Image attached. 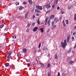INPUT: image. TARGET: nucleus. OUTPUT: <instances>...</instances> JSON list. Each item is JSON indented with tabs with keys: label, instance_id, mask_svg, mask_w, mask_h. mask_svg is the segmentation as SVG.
Returning a JSON list of instances; mask_svg holds the SVG:
<instances>
[{
	"label": "nucleus",
	"instance_id": "nucleus-1",
	"mask_svg": "<svg viewBox=\"0 0 76 76\" xmlns=\"http://www.w3.org/2000/svg\"><path fill=\"white\" fill-rule=\"evenodd\" d=\"M61 45L62 47L65 48V47H66L67 45L62 42H61Z\"/></svg>",
	"mask_w": 76,
	"mask_h": 76
},
{
	"label": "nucleus",
	"instance_id": "nucleus-2",
	"mask_svg": "<svg viewBox=\"0 0 76 76\" xmlns=\"http://www.w3.org/2000/svg\"><path fill=\"white\" fill-rule=\"evenodd\" d=\"M48 18H46L45 21L44 22V24L45 25H47V20H48Z\"/></svg>",
	"mask_w": 76,
	"mask_h": 76
},
{
	"label": "nucleus",
	"instance_id": "nucleus-3",
	"mask_svg": "<svg viewBox=\"0 0 76 76\" xmlns=\"http://www.w3.org/2000/svg\"><path fill=\"white\" fill-rule=\"evenodd\" d=\"M38 29V28L37 27H35L33 29L34 32H35V31H37V30Z\"/></svg>",
	"mask_w": 76,
	"mask_h": 76
},
{
	"label": "nucleus",
	"instance_id": "nucleus-4",
	"mask_svg": "<svg viewBox=\"0 0 76 76\" xmlns=\"http://www.w3.org/2000/svg\"><path fill=\"white\" fill-rule=\"evenodd\" d=\"M28 13L26 12L25 15V19H27V18H28Z\"/></svg>",
	"mask_w": 76,
	"mask_h": 76
},
{
	"label": "nucleus",
	"instance_id": "nucleus-5",
	"mask_svg": "<svg viewBox=\"0 0 76 76\" xmlns=\"http://www.w3.org/2000/svg\"><path fill=\"white\" fill-rule=\"evenodd\" d=\"M37 7L39 9V10H42V7L40 6H38L37 7Z\"/></svg>",
	"mask_w": 76,
	"mask_h": 76
},
{
	"label": "nucleus",
	"instance_id": "nucleus-6",
	"mask_svg": "<svg viewBox=\"0 0 76 76\" xmlns=\"http://www.w3.org/2000/svg\"><path fill=\"white\" fill-rule=\"evenodd\" d=\"M58 19L55 18L54 19V22H55L56 23H57V22H58Z\"/></svg>",
	"mask_w": 76,
	"mask_h": 76
},
{
	"label": "nucleus",
	"instance_id": "nucleus-7",
	"mask_svg": "<svg viewBox=\"0 0 76 76\" xmlns=\"http://www.w3.org/2000/svg\"><path fill=\"white\" fill-rule=\"evenodd\" d=\"M69 40H70V36H68L67 37V42H69Z\"/></svg>",
	"mask_w": 76,
	"mask_h": 76
},
{
	"label": "nucleus",
	"instance_id": "nucleus-8",
	"mask_svg": "<svg viewBox=\"0 0 76 76\" xmlns=\"http://www.w3.org/2000/svg\"><path fill=\"white\" fill-rule=\"evenodd\" d=\"M45 6L48 9H49L50 7H51V6L49 4H48L47 5H46Z\"/></svg>",
	"mask_w": 76,
	"mask_h": 76
},
{
	"label": "nucleus",
	"instance_id": "nucleus-9",
	"mask_svg": "<svg viewBox=\"0 0 76 76\" xmlns=\"http://www.w3.org/2000/svg\"><path fill=\"white\" fill-rule=\"evenodd\" d=\"M58 0H56L55 1L54 3V4H55V5H56V4H57V3H58Z\"/></svg>",
	"mask_w": 76,
	"mask_h": 76
},
{
	"label": "nucleus",
	"instance_id": "nucleus-10",
	"mask_svg": "<svg viewBox=\"0 0 76 76\" xmlns=\"http://www.w3.org/2000/svg\"><path fill=\"white\" fill-rule=\"evenodd\" d=\"M23 52L24 53H26L27 50L26 49H23Z\"/></svg>",
	"mask_w": 76,
	"mask_h": 76
},
{
	"label": "nucleus",
	"instance_id": "nucleus-11",
	"mask_svg": "<svg viewBox=\"0 0 76 76\" xmlns=\"http://www.w3.org/2000/svg\"><path fill=\"white\" fill-rule=\"evenodd\" d=\"M29 3L30 5H31L32 4V1L31 0H28Z\"/></svg>",
	"mask_w": 76,
	"mask_h": 76
},
{
	"label": "nucleus",
	"instance_id": "nucleus-12",
	"mask_svg": "<svg viewBox=\"0 0 76 76\" xmlns=\"http://www.w3.org/2000/svg\"><path fill=\"white\" fill-rule=\"evenodd\" d=\"M35 11L36 12H38V13H41V11L38 9L35 10Z\"/></svg>",
	"mask_w": 76,
	"mask_h": 76
},
{
	"label": "nucleus",
	"instance_id": "nucleus-13",
	"mask_svg": "<svg viewBox=\"0 0 76 76\" xmlns=\"http://www.w3.org/2000/svg\"><path fill=\"white\" fill-rule=\"evenodd\" d=\"M56 28V25H53L52 28V30H53V29H54L55 28Z\"/></svg>",
	"mask_w": 76,
	"mask_h": 76
},
{
	"label": "nucleus",
	"instance_id": "nucleus-14",
	"mask_svg": "<svg viewBox=\"0 0 76 76\" xmlns=\"http://www.w3.org/2000/svg\"><path fill=\"white\" fill-rule=\"evenodd\" d=\"M63 25L64 27H65L66 26V24H65V23H64V20H63L62 22Z\"/></svg>",
	"mask_w": 76,
	"mask_h": 76
},
{
	"label": "nucleus",
	"instance_id": "nucleus-15",
	"mask_svg": "<svg viewBox=\"0 0 76 76\" xmlns=\"http://www.w3.org/2000/svg\"><path fill=\"white\" fill-rule=\"evenodd\" d=\"M48 26H50V21H48Z\"/></svg>",
	"mask_w": 76,
	"mask_h": 76
},
{
	"label": "nucleus",
	"instance_id": "nucleus-16",
	"mask_svg": "<svg viewBox=\"0 0 76 76\" xmlns=\"http://www.w3.org/2000/svg\"><path fill=\"white\" fill-rule=\"evenodd\" d=\"M39 30L41 31V32H44V29L43 28H41L39 29Z\"/></svg>",
	"mask_w": 76,
	"mask_h": 76
},
{
	"label": "nucleus",
	"instance_id": "nucleus-17",
	"mask_svg": "<svg viewBox=\"0 0 76 76\" xmlns=\"http://www.w3.org/2000/svg\"><path fill=\"white\" fill-rule=\"evenodd\" d=\"M74 20L75 21H76V14H75Z\"/></svg>",
	"mask_w": 76,
	"mask_h": 76
},
{
	"label": "nucleus",
	"instance_id": "nucleus-18",
	"mask_svg": "<svg viewBox=\"0 0 76 76\" xmlns=\"http://www.w3.org/2000/svg\"><path fill=\"white\" fill-rule=\"evenodd\" d=\"M54 16L52 15L50 17V19H53L54 18Z\"/></svg>",
	"mask_w": 76,
	"mask_h": 76
},
{
	"label": "nucleus",
	"instance_id": "nucleus-19",
	"mask_svg": "<svg viewBox=\"0 0 76 76\" xmlns=\"http://www.w3.org/2000/svg\"><path fill=\"white\" fill-rule=\"evenodd\" d=\"M55 58L56 60H57L58 58V57L57 56V54H55Z\"/></svg>",
	"mask_w": 76,
	"mask_h": 76
},
{
	"label": "nucleus",
	"instance_id": "nucleus-20",
	"mask_svg": "<svg viewBox=\"0 0 76 76\" xmlns=\"http://www.w3.org/2000/svg\"><path fill=\"white\" fill-rule=\"evenodd\" d=\"M40 64H41L42 67H44V65L41 63H40Z\"/></svg>",
	"mask_w": 76,
	"mask_h": 76
},
{
	"label": "nucleus",
	"instance_id": "nucleus-21",
	"mask_svg": "<svg viewBox=\"0 0 76 76\" xmlns=\"http://www.w3.org/2000/svg\"><path fill=\"white\" fill-rule=\"evenodd\" d=\"M23 9V7L22 6H21L19 8V10H22V9Z\"/></svg>",
	"mask_w": 76,
	"mask_h": 76
},
{
	"label": "nucleus",
	"instance_id": "nucleus-22",
	"mask_svg": "<svg viewBox=\"0 0 76 76\" xmlns=\"http://www.w3.org/2000/svg\"><path fill=\"white\" fill-rule=\"evenodd\" d=\"M50 75H51V73L50 72H48V76H50Z\"/></svg>",
	"mask_w": 76,
	"mask_h": 76
},
{
	"label": "nucleus",
	"instance_id": "nucleus-23",
	"mask_svg": "<svg viewBox=\"0 0 76 76\" xmlns=\"http://www.w3.org/2000/svg\"><path fill=\"white\" fill-rule=\"evenodd\" d=\"M51 66V65H50V64L48 63V64L47 67H50Z\"/></svg>",
	"mask_w": 76,
	"mask_h": 76
},
{
	"label": "nucleus",
	"instance_id": "nucleus-24",
	"mask_svg": "<svg viewBox=\"0 0 76 76\" xmlns=\"http://www.w3.org/2000/svg\"><path fill=\"white\" fill-rule=\"evenodd\" d=\"M70 60V58L68 57L67 58V61L69 62V60Z\"/></svg>",
	"mask_w": 76,
	"mask_h": 76
},
{
	"label": "nucleus",
	"instance_id": "nucleus-25",
	"mask_svg": "<svg viewBox=\"0 0 76 76\" xmlns=\"http://www.w3.org/2000/svg\"><path fill=\"white\" fill-rule=\"evenodd\" d=\"M43 50H48V48H46L45 49V47H44V48H43Z\"/></svg>",
	"mask_w": 76,
	"mask_h": 76
},
{
	"label": "nucleus",
	"instance_id": "nucleus-26",
	"mask_svg": "<svg viewBox=\"0 0 76 76\" xmlns=\"http://www.w3.org/2000/svg\"><path fill=\"white\" fill-rule=\"evenodd\" d=\"M17 56H21V54L20 53H19L17 54Z\"/></svg>",
	"mask_w": 76,
	"mask_h": 76
},
{
	"label": "nucleus",
	"instance_id": "nucleus-27",
	"mask_svg": "<svg viewBox=\"0 0 76 76\" xmlns=\"http://www.w3.org/2000/svg\"><path fill=\"white\" fill-rule=\"evenodd\" d=\"M66 24H69V20H66Z\"/></svg>",
	"mask_w": 76,
	"mask_h": 76
},
{
	"label": "nucleus",
	"instance_id": "nucleus-28",
	"mask_svg": "<svg viewBox=\"0 0 76 76\" xmlns=\"http://www.w3.org/2000/svg\"><path fill=\"white\" fill-rule=\"evenodd\" d=\"M12 54V51H10L8 53V55H10Z\"/></svg>",
	"mask_w": 76,
	"mask_h": 76
},
{
	"label": "nucleus",
	"instance_id": "nucleus-29",
	"mask_svg": "<svg viewBox=\"0 0 76 76\" xmlns=\"http://www.w3.org/2000/svg\"><path fill=\"white\" fill-rule=\"evenodd\" d=\"M73 62H74V61H71L70 62H69V64H72V63H73Z\"/></svg>",
	"mask_w": 76,
	"mask_h": 76
},
{
	"label": "nucleus",
	"instance_id": "nucleus-30",
	"mask_svg": "<svg viewBox=\"0 0 76 76\" xmlns=\"http://www.w3.org/2000/svg\"><path fill=\"white\" fill-rule=\"evenodd\" d=\"M10 55H8L7 57V59H10Z\"/></svg>",
	"mask_w": 76,
	"mask_h": 76
},
{
	"label": "nucleus",
	"instance_id": "nucleus-31",
	"mask_svg": "<svg viewBox=\"0 0 76 76\" xmlns=\"http://www.w3.org/2000/svg\"><path fill=\"white\" fill-rule=\"evenodd\" d=\"M61 13H62V14H64V12H63L62 10H61Z\"/></svg>",
	"mask_w": 76,
	"mask_h": 76
},
{
	"label": "nucleus",
	"instance_id": "nucleus-32",
	"mask_svg": "<svg viewBox=\"0 0 76 76\" xmlns=\"http://www.w3.org/2000/svg\"><path fill=\"white\" fill-rule=\"evenodd\" d=\"M9 65V64L8 63H7L6 64H5V66H6V67H7V66H8Z\"/></svg>",
	"mask_w": 76,
	"mask_h": 76
},
{
	"label": "nucleus",
	"instance_id": "nucleus-33",
	"mask_svg": "<svg viewBox=\"0 0 76 76\" xmlns=\"http://www.w3.org/2000/svg\"><path fill=\"white\" fill-rule=\"evenodd\" d=\"M64 43L66 45H67V41H66V40H65L64 41Z\"/></svg>",
	"mask_w": 76,
	"mask_h": 76
},
{
	"label": "nucleus",
	"instance_id": "nucleus-34",
	"mask_svg": "<svg viewBox=\"0 0 76 76\" xmlns=\"http://www.w3.org/2000/svg\"><path fill=\"white\" fill-rule=\"evenodd\" d=\"M38 24H40V22H39V19H38L37 20Z\"/></svg>",
	"mask_w": 76,
	"mask_h": 76
},
{
	"label": "nucleus",
	"instance_id": "nucleus-35",
	"mask_svg": "<svg viewBox=\"0 0 76 76\" xmlns=\"http://www.w3.org/2000/svg\"><path fill=\"white\" fill-rule=\"evenodd\" d=\"M12 38H16V35H14L12 37Z\"/></svg>",
	"mask_w": 76,
	"mask_h": 76
},
{
	"label": "nucleus",
	"instance_id": "nucleus-36",
	"mask_svg": "<svg viewBox=\"0 0 76 76\" xmlns=\"http://www.w3.org/2000/svg\"><path fill=\"white\" fill-rule=\"evenodd\" d=\"M3 26H4V25H3L0 26V28H2L3 27Z\"/></svg>",
	"mask_w": 76,
	"mask_h": 76
},
{
	"label": "nucleus",
	"instance_id": "nucleus-37",
	"mask_svg": "<svg viewBox=\"0 0 76 76\" xmlns=\"http://www.w3.org/2000/svg\"><path fill=\"white\" fill-rule=\"evenodd\" d=\"M15 4H16V5H19V3L18 2H17L15 3Z\"/></svg>",
	"mask_w": 76,
	"mask_h": 76
},
{
	"label": "nucleus",
	"instance_id": "nucleus-38",
	"mask_svg": "<svg viewBox=\"0 0 76 76\" xmlns=\"http://www.w3.org/2000/svg\"><path fill=\"white\" fill-rule=\"evenodd\" d=\"M68 9H69V10L71 9V6H69Z\"/></svg>",
	"mask_w": 76,
	"mask_h": 76
},
{
	"label": "nucleus",
	"instance_id": "nucleus-39",
	"mask_svg": "<svg viewBox=\"0 0 76 76\" xmlns=\"http://www.w3.org/2000/svg\"><path fill=\"white\" fill-rule=\"evenodd\" d=\"M29 28H28L26 30V31L27 32H29Z\"/></svg>",
	"mask_w": 76,
	"mask_h": 76
},
{
	"label": "nucleus",
	"instance_id": "nucleus-40",
	"mask_svg": "<svg viewBox=\"0 0 76 76\" xmlns=\"http://www.w3.org/2000/svg\"><path fill=\"white\" fill-rule=\"evenodd\" d=\"M35 18V15H33V16L32 19H34V18Z\"/></svg>",
	"mask_w": 76,
	"mask_h": 76
},
{
	"label": "nucleus",
	"instance_id": "nucleus-41",
	"mask_svg": "<svg viewBox=\"0 0 76 76\" xmlns=\"http://www.w3.org/2000/svg\"><path fill=\"white\" fill-rule=\"evenodd\" d=\"M26 62H29L30 61L28 59H26Z\"/></svg>",
	"mask_w": 76,
	"mask_h": 76
},
{
	"label": "nucleus",
	"instance_id": "nucleus-42",
	"mask_svg": "<svg viewBox=\"0 0 76 76\" xmlns=\"http://www.w3.org/2000/svg\"><path fill=\"white\" fill-rule=\"evenodd\" d=\"M71 50H72V48H70V49L69 50L68 53H69V52H70V51H71Z\"/></svg>",
	"mask_w": 76,
	"mask_h": 76
},
{
	"label": "nucleus",
	"instance_id": "nucleus-43",
	"mask_svg": "<svg viewBox=\"0 0 76 76\" xmlns=\"http://www.w3.org/2000/svg\"><path fill=\"white\" fill-rule=\"evenodd\" d=\"M62 76H65V73H63Z\"/></svg>",
	"mask_w": 76,
	"mask_h": 76
},
{
	"label": "nucleus",
	"instance_id": "nucleus-44",
	"mask_svg": "<svg viewBox=\"0 0 76 76\" xmlns=\"http://www.w3.org/2000/svg\"><path fill=\"white\" fill-rule=\"evenodd\" d=\"M40 47H41V43H39V48H40Z\"/></svg>",
	"mask_w": 76,
	"mask_h": 76
},
{
	"label": "nucleus",
	"instance_id": "nucleus-45",
	"mask_svg": "<svg viewBox=\"0 0 76 76\" xmlns=\"http://www.w3.org/2000/svg\"><path fill=\"white\" fill-rule=\"evenodd\" d=\"M76 32L74 33H73V35L74 36H75V35H76Z\"/></svg>",
	"mask_w": 76,
	"mask_h": 76
},
{
	"label": "nucleus",
	"instance_id": "nucleus-46",
	"mask_svg": "<svg viewBox=\"0 0 76 76\" xmlns=\"http://www.w3.org/2000/svg\"><path fill=\"white\" fill-rule=\"evenodd\" d=\"M27 4V3H26V2H23V4Z\"/></svg>",
	"mask_w": 76,
	"mask_h": 76
},
{
	"label": "nucleus",
	"instance_id": "nucleus-47",
	"mask_svg": "<svg viewBox=\"0 0 76 76\" xmlns=\"http://www.w3.org/2000/svg\"><path fill=\"white\" fill-rule=\"evenodd\" d=\"M72 41H73V40H74V37L73 36L72 37Z\"/></svg>",
	"mask_w": 76,
	"mask_h": 76
},
{
	"label": "nucleus",
	"instance_id": "nucleus-48",
	"mask_svg": "<svg viewBox=\"0 0 76 76\" xmlns=\"http://www.w3.org/2000/svg\"><path fill=\"white\" fill-rule=\"evenodd\" d=\"M52 25H54V21H53L52 23Z\"/></svg>",
	"mask_w": 76,
	"mask_h": 76
},
{
	"label": "nucleus",
	"instance_id": "nucleus-49",
	"mask_svg": "<svg viewBox=\"0 0 76 76\" xmlns=\"http://www.w3.org/2000/svg\"><path fill=\"white\" fill-rule=\"evenodd\" d=\"M39 13H37V14H36V16H39Z\"/></svg>",
	"mask_w": 76,
	"mask_h": 76
},
{
	"label": "nucleus",
	"instance_id": "nucleus-50",
	"mask_svg": "<svg viewBox=\"0 0 76 76\" xmlns=\"http://www.w3.org/2000/svg\"><path fill=\"white\" fill-rule=\"evenodd\" d=\"M52 7H53V9H54V7H55V6H54V5H53V6H52Z\"/></svg>",
	"mask_w": 76,
	"mask_h": 76
},
{
	"label": "nucleus",
	"instance_id": "nucleus-51",
	"mask_svg": "<svg viewBox=\"0 0 76 76\" xmlns=\"http://www.w3.org/2000/svg\"><path fill=\"white\" fill-rule=\"evenodd\" d=\"M57 10H59V9H60V7H57Z\"/></svg>",
	"mask_w": 76,
	"mask_h": 76
},
{
	"label": "nucleus",
	"instance_id": "nucleus-52",
	"mask_svg": "<svg viewBox=\"0 0 76 76\" xmlns=\"http://www.w3.org/2000/svg\"><path fill=\"white\" fill-rule=\"evenodd\" d=\"M58 76H60V72H58Z\"/></svg>",
	"mask_w": 76,
	"mask_h": 76
},
{
	"label": "nucleus",
	"instance_id": "nucleus-53",
	"mask_svg": "<svg viewBox=\"0 0 76 76\" xmlns=\"http://www.w3.org/2000/svg\"><path fill=\"white\" fill-rule=\"evenodd\" d=\"M50 12V10H48L47 11V12L48 13H49V12Z\"/></svg>",
	"mask_w": 76,
	"mask_h": 76
},
{
	"label": "nucleus",
	"instance_id": "nucleus-54",
	"mask_svg": "<svg viewBox=\"0 0 76 76\" xmlns=\"http://www.w3.org/2000/svg\"><path fill=\"white\" fill-rule=\"evenodd\" d=\"M1 22H2V23H3V22H4V21H3V20H1Z\"/></svg>",
	"mask_w": 76,
	"mask_h": 76
},
{
	"label": "nucleus",
	"instance_id": "nucleus-55",
	"mask_svg": "<svg viewBox=\"0 0 76 76\" xmlns=\"http://www.w3.org/2000/svg\"><path fill=\"white\" fill-rule=\"evenodd\" d=\"M28 66H31V65L29 64H28Z\"/></svg>",
	"mask_w": 76,
	"mask_h": 76
},
{
	"label": "nucleus",
	"instance_id": "nucleus-56",
	"mask_svg": "<svg viewBox=\"0 0 76 76\" xmlns=\"http://www.w3.org/2000/svg\"><path fill=\"white\" fill-rule=\"evenodd\" d=\"M30 26V24H28V26Z\"/></svg>",
	"mask_w": 76,
	"mask_h": 76
},
{
	"label": "nucleus",
	"instance_id": "nucleus-57",
	"mask_svg": "<svg viewBox=\"0 0 76 76\" xmlns=\"http://www.w3.org/2000/svg\"><path fill=\"white\" fill-rule=\"evenodd\" d=\"M72 52L73 53V54H74V53H75V52H74V51H72Z\"/></svg>",
	"mask_w": 76,
	"mask_h": 76
},
{
	"label": "nucleus",
	"instance_id": "nucleus-58",
	"mask_svg": "<svg viewBox=\"0 0 76 76\" xmlns=\"http://www.w3.org/2000/svg\"><path fill=\"white\" fill-rule=\"evenodd\" d=\"M44 42L43 41V42H42V44H44Z\"/></svg>",
	"mask_w": 76,
	"mask_h": 76
},
{
	"label": "nucleus",
	"instance_id": "nucleus-59",
	"mask_svg": "<svg viewBox=\"0 0 76 76\" xmlns=\"http://www.w3.org/2000/svg\"><path fill=\"white\" fill-rule=\"evenodd\" d=\"M6 40H7V41H8V40H9V39H6Z\"/></svg>",
	"mask_w": 76,
	"mask_h": 76
},
{
	"label": "nucleus",
	"instance_id": "nucleus-60",
	"mask_svg": "<svg viewBox=\"0 0 76 76\" xmlns=\"http://www.w3.org/2000/svg\"><path fill=\"white\" fill-rule=\"evenodd\" d=\"M4 35H6V34L4 33Z\"/></svg>",
	"mask_w": 76,
	"mask_h": 76
},
{
	"label": "nucleus",
	"instance_id": "nucleus-61",
	"mask_svg": "<svg viewBox=\"0 0 76 76\" xmlns=\"http://www.w3.org/2000/svg\"><path fill=\"white\" fill-rule=\"evenodd\" d=\"M32 24H33V25H34L35 24V23H33Z\"/></svg>",
	"mask_w": 76,
	"mask_h": 76
},
{
	"label": "nucleus",
	"instance_id": "nucleus-62",
	"mask_svg": "<svg viewBox=\"0 0 76 76\" xmlns=\"http://www.w3.org/2000/svg\"><path fill=\"white\" fill-rule=\"evenodd\" d=\"M75 61H76V59H75Z\"/></svg>",
	"mask_w": 76,
	"mask_h": 76
},
{
	"label": "nucleus",
	"instance_id": "nucleus-63",
	"mask_svg": "<svg viewBox=\"0 0 76 76\" xmlns=\"http://www.w3.org/2000/svg\"><path fill=\"white\" fill-rule=\"evenodd\" d=\"M20 17H20H19H19Z\"/></svg>",
	"mask_w": 76,
	"mask_h": 76
},
{
	"label": "nucleus",
	"instance_id": "nucleus-64",
	"mask_svg": "<svg viewBox=\"0 0 76 76\" xmlns=\"http://www.w3.org/2000/svg\"><path fill=\"white\" fill-rule=\"evenodd\" d=\"M1 47V46H0V48Z\"/></svg>",
	"mask_w": 76,
	"mask_h": 76
}]
</instances>
